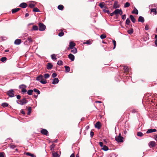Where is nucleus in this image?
Wrapping results in <instances>:
<instances>
[{"label":"nucleus","instance_id":"72a5a7b5","mask_svg":"<svg viewBox=\"0 0 157 157\" xmlns=\"http://www.w3.org/2000/svg\"><path fill=\"white\" fill-rule=\"evenodd\" d=\"M60 31H61V32H60V33L58 34V36H59L61 37V36H63L64 34V33L63 32V30H60Z\"/></svg>","mask_w":157,"mask_h":157},{"label":"nucleus","instance_id":"c85d7f7f","mask_svg":"<svg viewBox=\"0 0 157 157\" xmlns=\"http://www.w3.org/2000/svg\"><path fill=\"white\" fill-rule=\"evenodd\" d=\"M58 9L59 10H63V6L62 5H59L58 6Z\"/></svg>","mask_w":157,"mask_h":157},{"label":"nucleus","instance_id":"37998d69","mask_svg":"<svg viewBox=\"0 0 157 157\" xmlns=\"http://www.w3.org/2000/svg\"><path fill=\"white\" fill-rule=\"evenodd\" d=\"M106 37V36L105 34H103L100 36V38L102 39L105 38Z\"/></svg>","mask_w":157,"mask_h":157},{"label":"nucleus","instance_id":"5701e85b","mask_svg":"<svg viewBox=\"0 0 157 157\" xmlns=\"http://www.w3.org/2000/svg\"><path fill=\"white\" fill-rule=\"evenodd\" d=\"M20 10V8H15L14 9H13L12 10V12L13 13H14L17 12H18V11H19Z\"/></svg>","mask_w":157,"mask_h":157},{"label":"nucleus","instance_id":"4468645a","mask_svg":"<svg viewBox=\"0 0 157 157\" xmlns=\"http://www.w3.org/2000/svg\"><path fill=\"white\" fill-rule=\"evenodd\" d=\"M27 6V5L26 3H25V2H23V3H21L20 5L19 6L21 8H26V7Z\"/></svg>","mask_w":157,"mask_h":157},{"label":"nucleus","instance_id":"6e6552de","mask_svg":"<svg viewBox=\"0 0 157 157\" xmlns=\"http://www.w3.org/2000/svg\"><path fill=\"white\" fill-rule=\"evenodd\" d=\"M40 132L42 134L46 136H47L48 133V131L45 129H42Z\"/></svg>","mask_w":157,"mask_h":157},{"label":"nucleus","instance_id":"39448f33","mask_svg":"<svg viewBox=\"0 0 157 157\" xmlns=\"http://www.w3.org/2000/svg\"><path fill=\"white\" fill-rule=\"evenodd\" d=\"M123 137L122 136H116L115 137L116 140L118 143L123 142Z\"/></svg>","mask_w":157,"mask_h":157},{"label":"nucleus","instance_id":"ea45409f","mask_svg":"<svg viewBox=\"0 0 157 157\" xmlns=\"http://www.w3.org/2000/svg\"><path fill=\"white\" fill-rule=\"evenodd\" d=\"M2 105L4 107L8 106V104L6 103H3L2 104Z\"/></svg>","mask_w":157,"mask_h":157},{"label":"nucleus","instance_id":"774afa93","mask_svg":"<svg viewBox=\"0 0 157 157\" xmlns=\"http://www.w3.org/2000/svg\"><path fill=\"white\" fill-rule=\"evenodd\" d=\"M75 155L74 153L72 154L70 156V157H75Z\"/></svg>","mask_w":157,"mask_h":157},{"label":"nucleus","instance_id":"4be33fe9","mask_svg":"<svg viewBox=\"0 0 157 157\" xmlns=\"http://www.w3.org/2000/svg\"><path fill=\"white\" fill-rule=\"evenodd\" d=\"M43 78V76L41 75H40L38 76L36 78V80L40 81Z\"/></svg>","mask_w":157,"mask_h":157},{"label":"nucleus","instance_id":"1a4fd4ad","mask_svg":"<svg viewBox=\"0 0 157 157\" xmlns=\"http://www.w3.org/2000/svg\"><path fill=\"white\" fill-rule=\"evenodd\" d=\"M95 127L98 129H100L101 127V123L99 121L96 122L95 124Z\"/></svg>","mask_w":157,"mask_h":157},{"label":"nucleus","instance_id":"aec40b11","mask_svg":"<svg viewBox=\"0 0 157 157\" xmlns=\"http://www.w3.org/2000/svg\"><path fill=\"white\" fill-rule=\"evenodd\" d=\"M69 59H70L71 61H73L74 60L75 56L72 54H69Z\"/></svg>","mask_w":157,"mask_h":157},{"label":"nucleus","instance_id":"8fccbe9b","mask_svg":"<svg viewBox=\"0 0 157 157\" xmlns=\"http://www.w3.org/2000/svg\"><path fill=\"white\" fill-rule=\"evenodd\" d=\"M33 11L36 12H40L39 10L37 8H34L33 10Z\"/></svg>","mask_w":157,"mask_h":157},{"label":"nucleus","instance_id":"9b49d317","mask_svg":"<svg viewBox=\"0 0 157 157\" xmlns=\"http://www.w3.org/2000/svg\"><path fill=\"white\" fill-rule=\"evenodd\" d=\"M157 131L155 129H148L147 131V133H149L153 132H156Z\"/></svg>","mask_w":157,"mask_h":157},{"label":"nucleus","instance_id":"f8f14e48","mask_svg":"<svg viewBox=\"0 0 157 157\" xmlns=\"http://www.w3.org/2000/svg\"><path fill=\"white\" fill-rule=\"evenodd\" d=\"M59 80L58 78H55L53 79L52 83L53 84H56L59 82Z\"/></svg>","mask_w":157,"mask_h":157},{"label":"nucleus","instance_id":"f704fd0d","mask_svg":"<svg viewBox=\"0 0 157 157\" xmlns=\"http://www.w3.org/2000/svg\"><path fill=\"white\" fill-rule=\"evenodd\" d=\"M102 149L105 151H107L109 149V148L108 147L105 145H104L103 146Z\"/></svg>","mask_w":157,"mask_h":157},{"label":"nucleus","instance_id":"69168bd1","mask_svg":"<svg viewBox=\"0 0 157 157\" xmlns=\"http://www.w3.org/2000/svg\"><path fill=\"white\" fill-rule=\"evenodd\" d=\"M21 96L19 95H17V98L18 99H20L21 98Z\"/></svg>","mask_w":157,"mask_h":157},{"label":"nucleus","instance_id":"13d9d810","mask_svg":"<svg viewBox=\"0 0 157 157\" xmlns=\"http://www.w3.org/2000/svg\"><path fill=\"white\" fill-rule=\"evenodd\" d=\"M106 8H105V9H104L103 10L105 12H106L108 13H109V10H106Z\"/></svg>","mask_w":157,"mask_h":157},{"label":"nucleus","instance_id":"a878e982","mask_svg":"<svg viewBox=\"0 0 157 157\" xmlns=\"http://www.w3.org/2000/svg\"><path fill=\"white\" fill-rule=\"evenodd\" d=\"M132 13L133 14L135 13L137 14L138 13V10L136 8H135L132 11Z\"/></svg>","mask_w":157,"mask_h":157},{"label":"nucleus","instance_id":"412c9836","mask_svg":"<svg viewBox=\"0 0 157 157\" xmlns=\"http://www.w3.org/2000/svg\"><path fill=\"white\" fill-rule=\"evenodd\" d=\"M21 40L20 39H16L14 41V44L17 45L20 44H21Z\"/></svg>","mask_w":157,"mask_h":157},{"label":"nucleus","instance_id":"393cba45","mask_svg":"<svg viewBox=\"0 0 157 157\" xmlns=\"http://www.w3.org/2000/svg\"><path fill=\"white\" fill-rule=\"evenodd\" d=\"M130 17L133 22L135 23V22L136 20L132 15H130Z\"/></svg>","mask_w":157,"mask_h":157},{"label":"nucleus","instance_id":"0e129e2a","mask_svg":"<svg viewBox=\"0 0 157 157\" xmlns=\"http://www.w3.org/2000/svg\"><path fill=\"white\" fill-rule=\"evenodd\" d=\"M119 14H120V15H121L123 14V12L122 11L121 9H120V10L119 11Z\"/></svg>","mask_w":157,"mask_h":157},{"label":"nucleus","instance_id":"bf43d9fd","mask_svg":"<svg viewBox=\"0 0 157 157\" xmlns=\"http://www.w3.org/2000/svg\"><path fill=\"white\" fill-rule=\"evenodd\" d=\"M126 15H125V14L122 15V17H121L122 19L124 20H125L126 18Z\"/></svg>","mask_w":157,"mask_h":157},{"label":"nucleus","instance_id":"e2e57ef3","mask_svg":"<svg viewBox=\"0 0 157 157\" xmlns=\"http://www.w3.org/2000/svg\"><path fill=\"white\" fill-rule=\"evenodd\" d=\"M99 144L100 145V146L101 147H103V143L102 142H99Z\"/></svg>","mask_w":157,"mask_h":157},{"label":"nucleus","instance_id":"338daca9","mask_svg":"<svg viewBox=\"0 0 157 157\" xmlns=\"http://www.w3.org/2000/svg\"><path fill=\"white\" fill-rule=\"evenodd\" d=\"M90 41H89V40H88L87 41H86V42L85 43V44H90Z\"/></svg>","mask_w":157,"mask_h":157},{"label":"nucleus","instance_id":"dca6fc26","mask_svg":"<svg viewBox=\"0 0 157 157\" xmlns=\"http://www.w3.org/2000/svg\"><path fill=\"white\" fill-rule=\"evenodd\" d=\"M119 7V5L118 4L117 2V1H115L113 4V7L114 8L116 9Z\"/></svg>","mask_w":157,"mask_h":157},{"label":"nucleus","instance_id":"a211bd4d","mask_svg":"<svg viewBox=\"0 0 157 157\" xmlns=\"http://www.w3.org/2000/svg\"><path fill=\"white\" fill-rule=\"evenodd\" d=\"M138 21L139 22H140L142 23H143L144 21V18L142 16H140L139 17Z\"/></svg>","mask_w":157,"mask_h":157},{"label":"nucleus","instance_id":"20e7f679","mask_svg":"<svg viewBox=\"0 0 157 157\" xmlns=\"http://www.w3.org/2000/svg\"><path fill=\"white\" fill-rule=\"evenodd\" d=\"M14 90L11 89L8 91L7 94L9 97H13L14 96Z\"/></svg>","mask_w":157,"mask_h":157},{"label":"nucleus","instance_id":"603ef678","mask_svg":"<svg viewBox=\"0 0 157 157\" xmlns=\"http://www.w3.org/2000/svg\"><path fill=\"white\" fill-rule=\"evenodd\" d=\"M57 64L59 65H61L63 64V62L61 60H59Z\"/></svg>","mask_w":157,"mask_h":157},{"label":"nucleus","instance_id":"864d4df0","mask_svg":"<svg viewBox=\"0 0 157 157\" xmlns=\"http://www.w3.org/2000/svg\"><path fill=\"white\" fill-rule=\"evenodd\" d=\"M64 67L65 68L66 72H69V67L66 66H65Z\"/></svg>","mask_w":157,"mask_h":157},{"label":"nucleus","instance_id":"79ce46f5","mask_svg":"<svg viewBox=\"0 0 157 157\" xmlns=\"http://www.w3.org/2000/svg\"><path fill=\"white\" fill-rule=\"evenodd\" d=\"M128 33L129 34H132L133 32V29H132L127 31Z\"/></svg>","mask_w":157,"mask_h":157},{"label":"nucleus","instance_id":"c9c22d12","mask_svg":"<svg viewBox=\"0 0 157 157\" xmlns=\"http://www.w3.org/2000/svg\"><path fill=\"white\" fill-rule=\"evenodd\" d=\"M131 22L130 21L129 18H127L125 24L128 25H129L130 23Z\"/></svg>","mask_w":157,"mask_h":157},{"label":"nucleus","instance_id":"6ab92c4d","mask_svg":"<svg viewBox=\"0 0 157 157\" xmlns=\"http://www.w3.org/2000/svg\"><path fill=\"white\" fill-rule=\"evenodd\" d=\"M52 154L53 157H59L60 156V155L57 152H53Z\"/></svg>","mask_w":157,"mask_h":157},{"label":"nucleus","instance_id":"4c0bfd02","mask_svg":"<svg viewBox=\"0 0 157 157\" xmlns=\"http://www.w3.org/2000/svg\"><path fill=\"white\" fill-rule=\"evenodd\" d=\"M130 5V3L128 2H127L125 3L124 5V7L125 8L128 7Z\"/></svg>","mask_w":157,"mask_h":157},{"label":"nucleus","instance_id":"680f3d73","mask_svg":"<svg viewBox=\"0 0 157 157\" xmlns=\"http://www.w3.org/2000/svg\"><path fill=\"white\" fill-rule=\"evenodd\" d=\"M149 26L147 25H146L145 27V29L146 30H148L149 29Z\"/></svg>","mask_w":157,"mask_h":157},{"label":"nucleus","instance_id":"ddd939ff","mask_svg":"<svg viewBox=\"0 0 157 157\" xmlns=\"http://www.w3.org/2000/svg\"><path fill=\"white\" fill-rule=\"evenodd\" d=\"M71 50V52L74 53L75 54L77 52V50L76 48H70V50Z\"/></svg>","mask_w":157,"mask_h":157},{"label":"nucleus","instance_id":"c756f323","mask_svg":"<svg viewBox=\"0 0 157 157\" xmlns=\"http://www.w3.org/2000/svg\"><path fill=\"white\" fill-rule=\"evenodd\" d=\"M123 69L125 72L128 73V72L129 68L127 66H124Z\"/></svg>","mask_w":157,"mask_h":157},{"label":"nucleus","instance_id":"7ed1b4c3","mask_svg":"<svg viewBox=\"0 0 157 157\" xmlns=\"http://www.w3.org/2000/svg\"><path fill=\"white\" fill-rule=\"evenodd\" d=\"M39 30L40 31H44L46 29V26L42 23H39Z\"/></svg>","mask_w":157,"mask_h":157},{"label":"nucleus","instance_id":"6e6d98bb","mask_svg":"<svg viewBox=\"0 0 157 157\" xmlns=\"http://www.w3.org/2000/svg\"><path fill=\"white\" fill-rule=\"evenodd\" d=\"M56 76H57V74L56 73H53L52 75V76L53 78H55Z\"/></svg>","mask_w":157,"mask_h":157},{"label":"nucleus","instance_id":"09e8293b","mask_svg":"<svg viewBox=\"0 0 157 157\" xmlns=\"http://www.w3.org/2000/svg\"><path fill=\"white\" fill-rule=\"evenodd\" d=\"M50 75L48 74H46L44 75V78L45 79H47L49 78Z\"/></svg>","mask_w":157,"mask_h":157},{"label":"nucleus","instance_id":"49530a36","mask_svg":"<svg viewBox=\"0 0 157 157\" xmlns=\"http://www.w3.org/2000/svg\"><path fill=\"white\" fill-rule=\"evenodd\" d=\"M34 91L35 92L37 93L38 94H40V91L37 89H34Z\"/></svg>","mask_w":157,"mask_h":157},{"label":"nucleus","instance_id":"b1692460","mask_svg":"<svg viewBox=\"0 0 157 157\" xmlns=\"http://www.w3.org/2000/svg\"><path fill=\"white\" fill-rule=\"evenodd\" d=\"M34 2H31L29 4V6L31 8H33L35 6V4H34Z\"/></svg>","mask_w":157,"mask_h":157},{"label":"nucleus","instance_id":"7c9ffc66","mask_svg":"<svg viewBox=\"0 0 157 157\" xmlns=\"http://www.w3.org/2000/svg\"><path fill=\"white\" fill-rule=\"evenodd\" d=\"M26 155H27L31 156L32 157H36V156L33 154H31L29 152H27L26 153Z\"/></svg>","mask_w":157,"mask_h":157},{"label":"nucleus","instance_id":"f257e3e1","mask_svg":"<svg viewBox=\"0 0 157 157\" xmlns=\"http://www.w3.org/2000/svg\"><path fill=\"white\" fill-rule=\"evenodd\" d=\"M26 87L27 86L24 84H22L19 86V88L21 89L22 93H26L27 92V90L25 89Z\"/></svg>","mask_w":157,"mask_h":157},{"label":"nucleus","instance_id":"0eeeda50","mask_svg":"<svg viewBox=\"0 0 157 157\" xmlns=\"http://www.w3.org/2000/svg\"><path fill=\"white\" fill-rule=\"evenodd\" d=\"M150 148H152L155 147L156 144L155 141H150L148 144Z\"/></svg>","mask_w":157,"mask_h":157},{"label":"nucleus","instance_id":"a19ab883","mask_svg":"<svg viewBox=\"0 0 157 157\" xmlns=\"http://www.w3.org/2000/svg\"><path fill=\"white\" fill-rule=\"evenodd\" d=\"M56 56L55 54H53L51 55V58L53 60L56 59Z\"/></svg>","mask_w":157,"mask_h":157},{"label":"nucleus","instance_id":"f03ea898","mask_svg":"<svg viewBox=\"0 0 157 157\" xmlns=\"http://www.w3.org/2000/svg\"><path fill=\"white\" fill-rule=\"evenodd\" d=\"M17 102L20 105H23L27 102V101L25 98H24L21 100L17 101Z\"/></svg>","mask_w":157,"mask_h":157},{"label":"nucleus","instance_id":"5fc2aeb1","mask_svg":"<svg viewBox=\"0 0 157 157\" xmlns=\"http://www.w3.org/2000/svg\"><path fill=\"white\" fill-rule=\"evenodd\" d=\"M4 154L3 152H0V157H4Z\"/></svg>","mask_w":157,"mask_h":157},{"label":"nucleus","instance_id":"2f4dec72","mask_svg":"<svg viewBox=\"0 0 157 157\" xmlns=\"http://www.w3.org/2000/svg\"><path fill=\"white\" fill-rule=\"evenodd\" d=\"M55 146V144H52L50 146V148L51 150L53 151L54 150V148Z\"/></svg>","mask_w":157,"mask_h":157},{"label":"nucleus","instance_id":"423d86ee","mask_svg":"<svg viewBox=\"0 0 157 157\" xmlns=\"http://www.w3.org/2000/svg\"><path fill=\"white\" fill-rule=\"evenodd\" d=\"M28 41L26 40L24 42V44L25 45H28L30 43H32L33 42V40L31 38V36H29L27 39Z\"/></svg>","mask_w":157,"mask_h":157},{"label":"nucleus","instance_id":"c03bdc74","mask_svg":"<svg viewBox=\"0 0 157 157\" xmlns=\"http://www.w3.org/2000/svg\"><path fill=\"white\" fill-rule=\"evenodd\" d=\"M40 82L43 84H45L47 83V82L45 80H44L43 79V78L40 81Z\"/></svg>","mask_w":157,"mask_h":157},{"label":"nucleus","instance_id":"473e14b6","mask_svg":"<svg viewBox=\"0 0 157 157\" xmlns=\"http://www.w3.org/2000/svg\"><path fill=\"white\" fill-rule=\"evenodd\" d=\"M120 10V9H116L113 12V13H115V14H119V11Z\"/></svg>","mask_w":157,"mask_h":157},{"label":"nucleus","instance_id":"a18cd8bd","mask_svg":"<svg viewBox=\"0 0 157 157\" xmlns=\"http://www.w3.org/2000/svg\"><path fill=\"white\" fill-rule=\"evenodd\" d=\"M7 59L6 57H3L1 58L0 60L2 62H4Z\"/></svg>","mask_w":157,"mask_h":157},{"label":"nucleus","instance_id":"de8ad7c7","mask_svg":"<svg viewBox=\"0 0 157 157\" xmlns=\"http://www.w3.org/2000/svg\"><path fill=\"white\" fill-rule=\"evenodd\" d=\"M31 110H31V107H29L28 109V112L27 113L28 115H29L30 113L31 112Z\"/></svg>","mask_w":157,"mask_h":157},{"label":"nucleus","instance_id":"2eb2a0df","mask_svg":"<svg viewBox=\"0 0 157 157\" xmlns=\"http://www.w3.org/2000/svg\"><path fill=\"white\" fill-rule=\"evenodd\" d=\"M105 5V4L104 3V2H102L100 3L99 4V6L101 8H106V5Z\"/></svg>","mask_w":157,"mask_h":157},{"label":"nucleus","instance_id":"9d476101","mask_svg":"<svg viewBox=\"0 0 157 157\" xmlns=\"http://www.w3.org/2000/svg\"><path fill=\"white\" fill-rule=\"evenodd\" d=\"M75 45L76 44L73 41L70 42H69V50H70V48H74V47Z\"/></svg>","mask_w":157,"mask_h":157},{"label":"nucleus","instance_id":"4d7b16f0","mask_svg":"<svg viewBox=\"0 0 157 157\" xmlns=\"http://www.w3.org/2000/svg\"><path fill=\"white\" fill-rule=\"evenodd\" d=\"M15 147V146L13 144H11L10 145V147L13 149Z\"/></svg>","mask_w":157,"mask_h":157},{"label":"nucleus","instance_id":"f3484780","mask_svg":"<svg viewBox=\"0 0 157 157\" xmlns=\"http://www.w3.org/2000/svg\"><path fill=\"white\" fill-rule=\"evenodd\" d=\"M53 65L51 63H47V68L48 70L51 69Z\"/></svg>","mask_w":157,"mask_h":157},{"label":"nucleus","instance_id":"e433bc0d","mask_svg":"<svg viewBox=\"0 0 157 157\" xmlns=\"http://www.w3.org/2000/svg\"><path fill=\"white\" fill-rule=\"evenodd\" d=\"M144 134L140 132H139L137 133V135L139 136L142 137L143 136Z\"/></svg>","mask_w":157,"mask_h":157},{"label":"nucleus","instance_id":"3c124183","mask_svg":"<svg viewBox=\"0 0 157 157\" xmlns=\"http://www.w3.org/2000/svg\"><path fill=\"white\" fill-rule=\"evenodd\" d=\"M113 42L114 46V47L113 48V49H114L115 48V47H116V41H115V40H113Z\"/></svg>","mask_w":157,"mask_h":157},{"label":"nucleus","instance_id":"cd10ccee","mask_svg":"<svg viewBox=\"0 0 157 157\" xmlns=\"http://www.w3.org/2000/svg\"><path fill=\"white\" fill-rule=\"evenodd\" d=\"M38 29V27L37 26L34 25L33 26L32 29H31V30H37Z\"/></svg>","mask_w":157,"mask_h":157},{"label":"nucleus","instance_id":"052dcab7","mask_svg":"<svg viewBox=\"0 0 157 157\" xmlns=\"http://www.w3.org/2000/svg\"><path fill=\"white\" fill-rule=\"evenodd\" d=\"M94 135V132L92 131H91L90 133V137H92Z\"/></svg>","mask_w":157,"mask_h":157},{"label":"nucleus","instance_id":"bb28decb","mask_svg":"<svg viewBox=\"0 0 157 157\" xmlns=\"http://www.w3.org/2000/svg\"><path fill=\"white\" fill-rule=\"evenodd\" d=\"M151 12H153L154 13V14L155 15H156L157 14V11L156 10V9L153 8L151 9Z\"/></svg>","mask_w":157,"mask_h":157},{"label":"nucleus","instance_id":"58836bf2","mask_svg":"<svg viewBox=\"0 0 157 157\" xmlns=\"http://www.w3.org/2000/svg\"><path fill=\"white\" fill-rule=\"evenodd\" d=\"M33 92V90H29L28 91L27 94L29 95H31L32 94Z\"/></svg>","mask_w":157,"mask_h":157}]
</instances>
